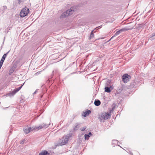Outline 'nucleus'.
Instances as JSON below:
<instances>
[{
    "label": "nucleus",
    "instance_id": "nucleus-1",
    "mask_svg": "<svg viewBox=\"0 0 155 155\" xmlns=\"http://www.w3.org/2000/svg\"><path fill=\"white\" fill-rule=\"evenodd\" d=\"M72 135V133H69L67 135H64L60 140L59 143L60 145H64L67 143L68 142L69 139L71 137Z\"/></svg>",
    "mask_w": 155,
    "mask_h": 155
},
{
    "label": "nucleus",
    "instance_id": "nucleus-2",
    "mask_svg": "<svg viewBox=\"0 0 155 155\" xmlns=\"http://www.w3.org/2000/svg\"><path fill=\"white\" fill-rule=\"evenodd\" d=\"M110 114L108 113H103L99 115L98 118L101 122H104L105 120L110 118Z\"/></svg>",
    "mask_w": 155,
    "mask_h": 155
},
{
    "label": "nucleus",
    "instance_id": "nucleus-3",
    "mask_svg": "<svg viewBox=\"0 0 155 155\" xmlns=\"http://www.w3.org/2000/svg\"><path fill=\"white\" fill-rule=\"evenodd\" d=\"M74 12L72 8H71L70 9L68 10L66 12H63L61 15V18H64L68 17V16L72 14Z\"/></svg>",
    "mask_w": 155,
    "mask_h": 155
},
{
    "label": "nucleus",
    "instance_id": "nucleus-4",
    "mask_svg": "<svg viewBox=\"0 0 155 155\" xmlns=\"http://www.w3.org/2000/svg\"><path fill=\"white\" fill-rule=\"evenodd\" d=\"M29 9L28 8L25 7L22 8L21 11L20 15L21 17H24L26 16L28 13Z\"/></svg>",
    "mask_w": 155,
    "mask_h": 155
},
{
    "label": "nucleus",
    "instance_id": "nucleus-5",
    "mask_svg": "<svg viewBox=\"0 0 155 155\" xmlns=\"http://www.w3.org/2000/svg\"><path fill=\"white\" fill-rule=\"evenodd\" d=\"M131 76L127 74H124L122 77V81L124 83H127L131 79Z\"/></svg>",
    "mask_w": 155,
    "mask_h": 155
},
{
    "label": "nucleus",
    "instance_id": "nucleus-6",
    "mask_svg": "<svg viewBox=\"0 0 155 155\" xmlns=\"http://www.w3.org/2000/svg\"><path fill=\"white\" fill-rule=\"evenodd\" d=\"M24 83L23 84L21 85L20 87H19L17 88H16L13 91L10 92V93L6 94V96H9L10 97L13 96L17 92H18L21 89V88L23 85H24Z\"/></svg>",
    "mask_w": 155,
    "mask_h": 155
},
{
    "label": "nucleus",
    "instance_id": "nucleus-7",
    "mask_svg": "<svg viewBox=\"0 0 155 155\" xmlns=\"http://www.w3.org/2000/svg\"><path fill=\"white\" fill-rule=\"evenodd\" d=\"M50 124H47L45 123H43L39 126L35 127L36 130L37 131L42 128H46L48 127Z\"/></svg>",
    "mask_w": 155,
    "mask_h": 155
},
{
    "label": "nucleus",
    "instance_id": "nucleus-8",
    "mask_svg": "<svg viewBox=\"0 0 155 155\" xmlns=\"http://www.w3.org/2000/svg\"><path fill=\"white\" fill-rule=\"evenodd\" d=\"M36 130V127H27L24 129L23 130L25 132V133L26 134H28L29 132L31 131H32L33 130Z\"/></svg>",
    "mask_w": 155,
    "mask_h": 155
},
{
    "label": "nucleus",
    "instance_id": "nucleus-9",
    "mask_svg": "<svg viewBox=\"0 0 155 155\" xmlns=\"http://www.w3.org/2000/svg\"><path fill=\"white\" fill-rule=\"evenodd\" d=\"M131 28H122V29H121L120 30L117 31L116 32V33L115 34V35L117 36V35H119L121 32L124 31H128V30H129V29H130Z\"/></svg>",
    "mask_w": 155,
    "mask_h": 155
},
{
    "label": "nucleus",
    "instance_id": "nucleus-10",
    "mask_svg": "<svg viewBox=\"0 0 155 155\" xmlns=\"http://www.w3.org/2000/svg\"><path fill=\"white\" fill-rule=\"evenodd\" d=\"M112 88V87L111 86H110V87L106 86L105 87V91L107 93H110L113 88L111 89H110V88Z\"/></svg>",
    "mask_w": 155,
    "mask_h": 155
},
{
    "label": "nucleus",
    "instance_id": "nucleus-11",
    "mask_svg": "<svg viewBox=\"0 0 155 155\" xmlns=\"http://www.w3.org/2000/svg\"><path fill=\"white\" fill-rule=\"evenodd\" d=\"M91 111L90 110H87V111L83 112V113L82 114V115L84 117H86L91 114Z\"/></svg>",
    "mask_w": 155,
    "mask_h": 155
},
{
    "label": "nucleus",
    "instance_id": "nucleus-12",
    "mask_svg": "<svg viewBox=\"0 0 155 155\" xmlns=\"http://www.w3.org/2000/svg\"><path fill=\"white\" fill-rule=\"evenodd\" d=\"M80 127V124L78 123H77L75 124V125L73 128L74 130H76L78 129Z\"/></svg>",
    "mask_w": 155,
    "mask_h": 155
},
{
    "label": "nucleus",
    "instance_id": "nucleus-13",
    "mask_svg": "<svg viewBox=\"0 0 155 155\" xmlns=\"http://www.w3.org/2000/svg\"><path fill=\"white\" fill-rule=\"evenodd\" d=\"M101 103V102L99 100H95L94 102V104L96 106H99Z\"/></svg>",
    "mask_w": 155,
    "mask_h": 155
},
{
    "label": "nucleus",
    "instance_id": "nucleus-14",
    "mask_svg": "<svg viewBox=\"0 0 155 155\" xmlns=\"http://www.w3.org/2000/svg\"><path fill=\"white\" fill-rule=\"evenodd\" d=\"M49 153L46 150H45L44 152H42L41 153H39V155H49Z\"/></svg>",
    "mask_w": 155,
    "mask_h": 155
},
{
    "label": "nucleus",
    "instance_id": "nucleus-15",
    "mask_svg": "<svg viewBox=\"0 0 155 155\" xmlns=\"http://www.w3.org/2000/svg\"><path fill=\"white\" fill-rule=\"evenodd\" d=\"M150 38L152 40L155 38V32L150 34Z\"/></svg>",
    "mask_w": 155,
    "mask_h": 155
},
{
    "label": "nucleus",
    "instance_id": "nucleus-16",
    "mask_svg": "<svg viewBox=\"0 0 155 155\" xmlns=\"http://www.w3.org/2000/svg\"><path fill=\"white\" fill-rule=\"evenodd\" d=\"M137 80H136V84H140L142 83V81L143 78H140L138 77L137 79Z\"/></svg>",
    "mask_w": 155,
    "mask_h": 155
},
{
    "label": "nucleus",
    "instance_id": "nucleus-17",
    "mask_svg": "<svg viewBox=\"0 0 155 155\" xmlns=\"http://www.w3.org/2000/svg\"><path fill=\"white\" fill-rule=\"evenodd\" d=\"M93 31L94 30H93L91 32L90 36L89 38V39H91L93 38H94V34Z\"/></svg>",
    "mask_w": 155,
    "mask_h": 155
},
{
    "label": "nucleus",
    "instance_id": "nucleus-18",
    "mask_svg": "<svg viewBox=\"0 0 155 155\" xmlns=\"http://www.w3.org/2000/svg\"><path fill=\"white\" fill-rule=\"evenodd\" d=\"M144 25L145 24H143V23L138 24V26L137 27V28L138 29L142 28Z\"/></svg>",
    "mask_w": 155,
    "mask_h": 155
},
{
    "label": "nucleus",
    "instance_id": "nucleus-19",
    "mask_svg": "<svg viewBox=\"0 0 155 155\" xmlns=\"http://www.w3.org/2000/svg\"><path fill=\"white\" fill-rule=\"evenodd\" d=\"M9 51H8V52H7V53H6V54H4L2 58V59H3V60H5V58H6V56H7V54H8V53H9Z\"/></svg>",
    "mask_w": 155,
    "mask_h": 155
},
{
    "label": "nucleus",
    "instance_id": "nucleus-20",
    "mask_svg": "<svg viewBox=\"0 0 155 155\" xmlns=\"http://www.w3.org/2000/svg\"><path fill=\"white\" fill-rule=\"evenodd\" d=\"M118 143L117 140H114L112 141V144H114L115 145H117Z\"/></svg>",
    "mask_w": 155,
    "mask_h": 155
},
{
    "label": "nucleus",
    "instance_id": "nucleus-21",
    "mask_svg": "<svg viewBox=\"0 0 155 155\" xmlns=\"http://www.w3.org/2000/svg\"><path fill=\"white\" fill-rule=\"evenodd\" d=\"M84 137L85 140H88L89 137H90V136L89 135V134H86L84 135Z\"/></svg>",
    "mask_w": 155,
    "mask_h": 155
},
{
    "label": "nucleus",
    "instance_id": "nucleus-22",
    "mask_svg": "<svg viewBox=\"0 0 155 155\" xmlns=\"http://www.w3.org/2000/svg\"><path fill=\"white\" fill-rule=\"evenodd\" d=\"M7 8L6 6H3L2 8V10H3L4 11L3 12H2V13H3L5 11H6L7 10Z\"/></svg>",
    "mask_w": 155,
    "mask_h": 155
},
{
    "label": "nucleus",
    "instance_id": "nucleus-23",
    "mask_svg": "<svg viewBox=\"0 0 155 155\" xmlns=\"http://www.w3.org/2000/svg\"><path fill=\"white\" fill-rule=\"evenodd\" d=\"M14 70L13 69H11L10 70L9 72V74L11 75L14 71Z\"/></svg>",
    "mask_w": 155,
    "mask_h": 155
},
{
    "label": "nucleus",
    "instance_id": "nucleus-24",
    "mask_svg": "<svg viewBox=\"0 0 155 155\" xmlns=\"http://www.w3.org/2000/svg\"><path fill=\"white\" fill-rule=\"evenodd\" d=\"M86 127L85 126L82 128H81L80 130L82 131H84L86 129Z\"/></svg>",
    "mask_w": 155,
    "mask_h": 155
},
{
    "label": "nucleus",
    "instance_id": "nucleus-25",
    "mask_svg": "<svg viewBox=\"0 0 155 155\" xmlns=\"http://www.w3.org/2000/svg\"><path fill=\"white\" fill-rule=\"evenodd\" d=\"M4 61H5L4 60H3V59H1V61H0V63H1V64H3V62Z\"/></svg>",
    "mask_w": 155,
    "mask_h": 155
},
{
    "label": "nucleus",
    "instance_id": "nucleus-26",
    "mask_svg": "<svg viewBox=\"0 0 155 155\" xmlns=\"http://www.w3.org/2000/svg\"><path fill=\"white\" fill-rule=\"evenodd\" d=\"M110 81L109 80H108L107 81V82L106 83V85H108V84L110 83Z\"/></svg>",
    "mask_w": 155,
    "mask_h": 155
},
{
    "label": "nucleus",
    "instance_id": "nucleus-27",
    "mask_svg": "<svg viewBox=\"0 0 155 155\" xmlns=\"http://www.w3.org/2000/svg\"><path fill=\"white\" fill-rule=\"evenodd\" d=\"M114 107H113V108H112V109L111 110H110V113H111L112 112V111H113V110H114Z\"/></svg>",
    "mask_w": 155,
    "mask_h": 155
},
{
    "label": "nucleus",
    "instance_id": "nucleus-28",
    "mask_svg": "<svg viewBox=\"0 0 155 155\" xmlns=\"http://www.w3.org/2000/svg\"><path fill=\"white\" fill-rule=\"evenodd\" d=\"M22 0H18V2L19 3V4L20 3H21V2H22Z\"/></svg>",
    "mask_w": 155,
    "mask_h": 155
},
{
    "label": "nucleus",
    "instance_id": "nucleus-29",
    "mask_svg": "<svg viewBox=\"0 0 155 155\" xmlns=\"http://www.w3.org/2000/svg\"><path fill=\"white\" fill-rule=\"evenodd\" d=\"M37 92V90H36V91L33 93V94H35Z\"/></svg>",
    "mask_w": 155,
    "mask_h": 155
},
{
    "label": "nucleus",
    "instance_id": "nucleus-30",
    "mask_svg": "<svg viewBox=\"0 0 155 155\" xmlns=\"http://www.w3.org/2000/svg\"><path fill=\"white\" fill-rule=\"evenodd\" d=\"M88 134H89V135H92V134H91V132H89Z\"/></svg>",
    "mask_w": 155,
    "mask_h": 155
},
{
    "label": "nucleus",
    "instance_id": "nucleus-31",
    "mask_svg": "<svg viewBox=\"0 0 155 155\" xmlns=\"http://www.w3.org/2000/svg\"><path fill=\"white\" fill-rule=\"evenodd\" d=\"M2 64H1V63H0V67H2Z\"/></svg>",
    "mask_w": 155,
    "mask_h": 155
},
{
    "label": "nucleus",
    "instance_id": "nucleus-32",
    "mask_svg": "<svg viewBox=\"0 0 155 155\" xmlns=\"http://www.w3.org/2000/svg\"><path fill=\"white\" fill-rule=\"evenodd\" d=\"M5 37H4V38L3 42H4V41H5Z\"/></svg>",
    "mask_w": 155,
    "mask_h": 155
},
{
    "label": "nucleus",
    "instance_id": "nucleus-33",
    "mask_svg": "<svg viewBox=\"0 0 155 155\" xmlns=\"http://www.w3.org/2000/svg\"><path fill=\"white\" fill-rule=\"evenodd\" d=\"M130 153V155H133V153Z\"/></svg>",
    "mask_w": 155,
    "mask_h": 155
},
{
    "label": "nucleus",
    "instance_id": "nucleus-34",
    "mask_svg": "<svg viewBox=\"0 0 155 155\" xmlns=\"http://www.w3.org/2000/svg\"><path fill=\"white\" fill-rule=\"evenodd\" d=\"M137 18H136V20H137Z\"/></svg>",
    "mask_w": 155,
    "mask_h": 155
},
{
    "label": "nucleus",
    "instance_id": "nucleus-35",
    "mask_svg": "<svg viewBox=\"0 0 155 155\" xmlns=\"http://www.w3.org/2000/svg\"><path fill=\"white\" fill-rule=\"evenodd\" d=\"M120 90V91H121L122 90V89H121Z\"/></svg>",
    "mask_w": 155,
    "mask_h": 155
}]
</instances>
